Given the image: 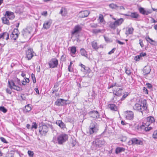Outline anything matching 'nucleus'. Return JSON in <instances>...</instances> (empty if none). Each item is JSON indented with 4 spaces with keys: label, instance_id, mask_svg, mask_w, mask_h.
<instances>
[{
    "label": "nucleus",
    "instance_id": "864d4df0",
    "mask_svg": "<svg viewBox=\"0 0 157 157\" xmlns=\"http://www.w3.org/2000/svg\"><path fill=\"white\" fill-rule=\"evenodd\" d=\"M152 11L151 10H146L145 14V15H148V14L151 13Z\"/></svg>",
    "mask_w": 157,
    "mask_h": 157
},
{
    "label": "nucleus",
    "instance_id": "8fccbe9b",
    "mask_svg": "<svg viewBox=\"0 0 157 157\" xmlns=\"http://www.w3.org/2000/svg\"><path fill=\"white\" fill-rule=\"evenodd\" d=\"M141 59V57L140 56V55L136 56L135 57V59L136 61H139V59Z\"/></svg>",
    "mask_w": 157,
    "mask_h": 157
},
{
    "label": "nucleus",
    "instance_id": "72a5a7b5",
    "mask_svg": "<svg viewBox=\"0 0 157 157\" xmlns=\"http://www.w3.org/2000/svg\"><path fill=\"white\" fill-rule=\"evenodd\" d=\"M124 149L123 147H117L116 148L115 150L116 153L118 154L124 151Z\"/></svg>",
    "mask_w": 157,
    "mask_h": 157
},
{
    "label": "nucleus",
    "instance_id": "774afa93",
    "mask_svg": "<svg viewBox=\"0 0 157 157\" xmlns=\"http://www.w3.org/2000/svg\"><path fill=\"white\" fill-rule=\"evenodd\" d=\"M145 125L144 124H142L140 127V128L141 129H144Z\"/></svg>",
    "mask_w": 157,
    "mask_h": 157
},
{
    "label": "nucleus",
    "instance_id": "b1692460",
    "mask_svg": "<svg viewBox=\"0 0 157 157\" xmlns=\"http://www.w3.org/2000/svg\"><path fill=\"white\" fill-rule=\"evenodd\" d=\"M32 109L31 105L29 104H28L25 106V107L23 108V110L24 113H27L31 111Z\"/></svg>",
    "mask_w": 157,
    "mask_h": 157
},
{
    "label": "nucleus",
    "instance_id": "5fc2aeb1",
    "mask_svg": "<svg viewBox=\"0 0 157 157\" xmlns=\"http://www.w3.org/2000/svg\"><path fill=\"white\" fill-rule=\"evenodd\" d=\"M0 139L1 140V141L5 143H7V142L6 140L3 137H1L0 138Z\"/></svg>",
    "mask_w": 157,
    "mask_h": 157
},
{
    "label": "nucleus",
    "instance_id": "dca6fc26",
    "mask_svg": "<svg viewBox=\"0 0 157 157\" xmlns=\"http://www.w3.org/2000/svg\"><path fill=\"white\" fill-rule=\"evenodd\" d=\"M9 87L11 89H13L17 91L20 90V87L16 86L13 81H8Z\"/></svg>",
    "mask_w": 157,
    "mask_h": 157
},
{
    "label": "nucleus",
    "instance_id": "6e6552de",
    "mask_svg": "<svg viewBox=\"0 0 157 157\" xmlns=\"http://www.w3.org/2000/svg\"><path fill=\"white\" fill-rule=\"evenodd\" d=\"M48 64L50 68L56 67L58 64V61L56 58H52L49 62Z\"/></svg>",
    "mask_w": 157,
    "mask_h": 157
},
{
    "label": "nucleus",
    "instance_id": "0eeeda50",
    "mask_svg": "<svg viewBox=\"0 0 157 157\" xmlns=\"http://www.w3.org/2000/svg\"><path fill=\"white\" fill-rule=\"evenodd\" d=\"M39 132L42 135L45 136L48 131V126L45 124H43L39 126Z\"/></svg>",
    "mask_w": 157,
    "mask_h": 157
},
{
    "label": "nucleus",
    "instance_id": "4be33fe9",
    "mask_svg": "<svg viewBox=\"0 0 157 157\" xmlns=\"http://www.w3.org/2000/svg\"><path fill=\"white\" fill-rule=\"evenodd\" d=\"M90 13V12L87 10L81 11L80 13V17L81 18H84L87 17Z\"/></svg>",
    "mask_w": 157,
    "mask_h": 157
},
{
    "label": "nucleus",
    "instance_id": "338daca9",
    "mask_svg": "<svg viewBox=\"0 0 157 157\" xmlns=\"http://www.w3.org/2000/svg\"><path fill=\"white\" fill-rule=\"evenodd\" d=\"M59 85L58 83H56L54 86L53 89H57V88L58 87Z\"/></svg>",
    "mask_w": 157,
    "mask_h": 157
},
{
    "label": "nucleus",
    "instance_id": "0e129e2a",
    "mask_svg": "<svg viewBox=\"0 0 157 157\" xmlns=\"http://www.w3.org/2000/svg\"><path fill=\"white\" fill-rule=\"evenodd\" d=\"M113 86H117V87H120L121 86L120 85L118 84L116 82L114 83H113Z\"/></svg>",
    "mask_w": 157,
    "mask_h": 157
},
{
    "label": "nucleus",
    "instance_id": "a211bd4d",
    "mask_svg": "<svg viewBox=\"0 0 157 157\" xmlns=\"http://www.w3.org/2000/svg\"><path fill=\"white\" fill-rule=\"evenodd\" d=\"M5 16L7 17L9 19H13L15 17L14 13L13 12L7 11L6 12Z\"/></svg>",
    "mask_w": 157,
    "mask_h": 157
},
{
    "label": "nucleus",
    "instance_id": "bf43d9fd",
    "mask_svg": "<svg viewBox=\"0 0 157 157\" xmlns=\"http://www.w3.org/2000/svg\"><path fill=\"white\" fill-rule=\"evenodd\" d=\"M140 56L142 58V57H144V56H145L146 55V54L144 52H142L140 54Z\"/></svg>",
    "mask_w": 157,
    "mask_h": 157
},
{
    "label": "nucleus",
    "instance_id": "f257e3e1",
    "mask_svg": "<svg viewBox=\"0 0 157 157\" xmlns=\"http://www.w3.org/2000/svg\"><path fill=\"white\" fill-rule=\"evenodd\" d=\"M112 18L115 21L114 22L109 21V27L113 30L115 29L118 26L121 25L124 21V19L121 18L117 20L113 17H112Z\"/></svg>",
    "mask_w": 157,
    "mask_h": 157
},
{
    "label": "nucleus",
    "instance_id": "de8ad7c7",
    "mask_svg": "<svg viewBox=\"0 0 157 157\" xmlns=\"http://www.w3.org/2000/svg\"><path fill=\"white\" fill-rule=\"evenodd\" d=\"M31 77L33 80V83H35L36 82V81L35 75L33 74H32L31 75Z\"/></svg>",
    "mask_w": 157,
    "mask_h": 157
},
{
    "label": "nucleus",
    "instance_id": "1a4fd4ad",
    "mask_svg": "<svg viewBox=\"0 0 157 157\" xmlns=\"http://www.w3.org/2000/svg\"><path fill=\"white\" fill-rule=\"evenodd\" d=\"M32 28L31 27H27L24 29L22 31V35L25 37L30 38L31 36V32H32Z\"/></svg>",
    "mask_w": 157,
    "mask_h": 157
},
{
    "label": "nucleus",
    "instance_id": "e433bc0d",
    "mask_svg": "<svg viewBox=\"0 0 157 157\" xmlns=\"http://www.w3.org/2000/svg\"><path fill=\"white\" fill-rule=\"evenodd\" d=\"M125 73L128 75H131V70L128 67H125Z\"/></svg>",
    "mask_w": 157,
    "mask_h": 157
},
{
    "label": "nucleus",
    "instance_id": "f8f14e48",
    "mask_svg": "<svg viewBox=\"0 0 157 157\" xmlns=\"http://www.w3.org/2000/svg\"><path fill=\"white\" fill-rule=\"evenodd\" d=\"M88 114L90 117L94 119H98L100 117V115L97 111L93 110L89 112Z\"/></svg>",
    "mask_w": 157,
    "mask_h": 157
},
{
    "label": "nucleus",
    "instance_id": "c03bdc74",
    "mask_svg": "<svg viewBox=\"0 0 157 157\" xmlns=\"http://www.w3.org/2000/svg\"><path fill=\"white\" fill-rule=\"evenodd\" d=\"M0 111L4 113H6L7 111V109L3 106L0 107Z\"/></svg>",
    "mask_w": 157,
    "mask_h": 157
},
{
    "label": "nucleus",
    "instance_id": "2eb2a0df",
    "mask_svg": "<svg viewBox=\"0 0 157 157\" xmlns=\"http://www.w3.org/2000/svg\"><path fill=\"white\" fill-rule=\"evenodd\" d=\"M126 118L127 119L131 120L133 119L134 114L132 111H126L125 112Z\"/></svg>",
    "mask_w": 157,
    "mask_h": 157
},
{
    "label": "nucleus",
    "instance_id": "09e8293b",
    "mask_svg": "<svg viewBox=\"0 0 157 157\" xmlns=\"http://www.w3.org/2000/svg\"><path fill=\"white\" fill-rule=\"evenodd\" d=\"M153 137L154 138H157V131H155L153 134Z\"/></svg>",
    "mask_w": 157,
    "mask_h": 157
},
{
    "label": "nucleus",
    "instance_id": "f3484780",
    "mask_svg": "<svg viewBox=\"0 0 157 157\" xmlns=\"http://www.w3.org/2000/svg\"><path fill=\"white\" fill-rule=\"evenodd\" d=\"M146 121L147 122L145 124V125L147 126H148L151 123L155 121L154 117L151 116L147 117Z\"/></svg>",
    "mask_w": 157,
    "mask_h": 157
},
{
    "label": "nucleus",
    "instance_id": "a19ab883",
    "mask_svg": "<svg viewBox=\"0 0 157 157\" xmlns=\"http://www.w3.org/2000/svg\"><path fill=\"white\" fill-rule=\"evenodd\" d=\"M81 66L82 68H83L84 71H85L86 72H87L89 70V68L87 67L86 68V66L82 64H81Z\"/></svg>",
    "mask_w": 157,
    "mask_h": 157
},
{
    "label": "nucleus",
    "instance_id": "58836bf2",
    "mask_svg": "<svg viewBox=\"0 0 157 157\" xmlns=\"http://www.w3.org/2000/svg\"><path fill=\"white\" fill-rule=\"evenodd\" d=\"M37 128V125L36 123L35 122H33L32 123V126L30 127V129L31 130L33 128H34L35 129H36Z\"/></svg>",
    "mask_w": 157,
    "mask_h": 157
},
{
    "label": "nucleus",
    "instance_id": "69168bd1",
    "mask_svg": "<svg viewBox=\"0 0 157 157\" xmlns=\"http://www.w3.org/2000/svg\"><path fill=\"white\" fill-rule=\"evenodd\" d=\"M104 38L106 42H109V38L108 37H106V36H104Z\"/></svg>",
    "mask_w": 157,
    "mask_h": 157
},
{
    "label": "nucleus",
    "instance_id": "aec40b11",
    "mask_svg": "<svg viewBox=\"0 0 157 157\" xmlns=\"http://www.w3.org/2000/svg\"><path fill=\"white\" fill-rule=\"evenodd\" d=\"M122 89L121 88L114 89L113 92V95L120 96L122 94Z\"/></svg>",
    "mask_w": 157,
    "mask_h": 157
},
{
    "label": "nucleus",
    "instance_id": "37998d69",
    "mask_svg": "<svg viewBox=\"0 0 157 157\" xmlns=\"http://www.w3.org/2000/svg\"><path fill=\"white\" fill-rule=\"evenodd\" d=\"M28 154L29 157H33L34 155V152L33 151L29 150L28 151Z\"/></svg>",
    "mask_w": 157,
    "mask_h": 157
},
{
    "label": "nucleus",
    "instance_id": "412c9836",
    "mask_svg": "<svg viewBox=\"0 0 157 157\" xmlns=\"http://www.w3.org/2000/svg\"><path fill=\"white\" fill-rule=\"evenodd\" d=\"M151 70V68L149 67H145L143 70V72L144 75L147 76V75L150 73Z\"/></svg>",
    "mask_w": 157,
    "mask_h": 157
},
{
    "label": "nucleus",
    "instance_id": "c85d7f7f",
    "mask_svg": "<svg viewBox=\"0 0 157 157\" xmlns=\"http://www.w3.org/2000/svg\"><path fill=\"white\" fill-rule=\"evenodd\" d=\"M139 16V14L136 12L131 13L130 14V17L132 18L137 19Z\"/></svg>",
    "mask_w": 157,
    "mask_h": 157
},
{
    "label": "nucleus",
    "instance_id": "f704fd0d",
    "mask_svg": "<svg viewBox=\"0 0 157 157\" xmlns=\"http://www.w3.org/2000/svg\"><path fill=\"white\" fill-rule=\"evenodd\" d=\"M29 79L26 77H25L24 79L22 81V84L24 85H26L27 83H29Z\"/></svg>",
    "mask_w": 157,
    "mask_h": 157
},
{
    "label": "nucleus",
    "instance_id": "423d86ee",
    "mask_svg": "<svg viewBox=\"0 0 157 157\" xmlns=\"http://www.w3.org/2000/svg\"><path fill=\"white\" fill-rule=\"evenodd\" d=\"M129 145H142L143 144L142 140L138 139L136 138H132L128 142Z\"/></svg>",
    "mask_w": 157,
    "mask_h": 157
},
{
    "label": "nucleus",
    "instance_id": "f03ea898",
    "mask_svg": "<svg viewBox=\"0 0 157 157\" xmlns=\"http://www.w3.org/2000/svg\"><path fill=\"white\" fill-rule=\"evenodd\" d=\"M68 139L67 135L63 133L57 136L56 142L54 139H53V140L54 142H56L59 145H63L68 140Z\"/></svg>",
    "mask_w": 157,
    "mask_h": 157
},
{
    "label": "nucleus",
    "instance_id": "20e7f679",
    "mask_svg": "<svg viewBox=\"0 0 157 157\" xmlns=\"http://www.w3.org/2000/svg\"><path fill=\"white\" fill-rule=\"evenodd\" d=\"M133 108L135 110L142 113L143 111L147 109V107L145 103L139 102L135 105Z\"/></svg>",
    "mask_w": 157,
    "mask_h": 157
},
{
    "label": "nucleus",
    "instance_id": "4c0bfd02",
    "mask_svg": "<svg viewBox=\"0 0 157 157\" xmlns=\"http://www.w3.org/2000/svg\"><path fill=\"white\" fill-rule=\"evenodd\" d=\"M98 20L101 23H102L104 21V19L103 15L101 14H100L98 17Z\"/></svg>",
    "mask_w": 157,
    "mask_h": 157
},
{
    "label": "nucleus",
    "instance_id": "052dcab7",
    "mask_svg": "<svg viewBox=\"0 0 157 157\" xmlns=\"http://www.w3.org/2000/svg\"><path fill=\"white\" fill-rule=\"evenodd\" d=\"M139 41H140L139 44H140V45L141 46V47L142 48H143L144 47V45L142 41L141 40H140Z\"/></svg>",
    "mask_w": 157,
    "mask_h": 157
},
{
    "label": "nucleus",
    "instance_id": "9d476101",
    "mask_svg": "<svg viewBox=\"0 0 157 157\" xmlns=\"http://www.w3.org/2000/svg\"><path fill=\"white\" fill-rule=\"evenodd\" d=\"M70 103V102H68L67 100L60 98L57 99L55 102V104L57 106H64Z\"/></svg>",
    "mask_w": 157,
    "mask_h": 157
},
{
    "label": "nucleus",
    "instance_id": "13d9d810",
    "mask_svg": "<svg viewBox=\"0 0 157 157\" xmlns=\"http://www.w3.org/2000/svg\"><path fill=\"white\" fill-rule=\"evenodd\" d=\"M146 85L147 86L148 88H149V89H150L152 88V86L150 83H147Z\"/></svg>",
    "mask_w": 157,
    "mask_h": 157
},
{
    "label": "nucleus",
    "instance_id": "79ce46f5",
    "mask_svg": "<svg viewBox=\"0 0 157 157\" xmlns=\"http://www.w3.org/2000/svg\"><path fill=\"white\" fill-rule=\"evenodd\" d=\"M117 95H114L113 97L111 99V101L112 102H116L117 101Z\"/></svg>",
    "mask_w": 157,
    "mask_h": 157
},
{
    "label": "nucleus",
    "instance_id": "6e6d98bb",
    "mask_svg": "<svg viewBox=\"0 0 157 157\" xmlns=\"http://www.w3.org/2000/svg\"><path fill=\"white\" fill-rule=\"evenodd\" d=\"M115 49H116V48H113L111 51H110V52H108V54L109 55H111L114 52V51L115 50Z\"/></svg>",
    "mask_w": 157,
    "mask_h": 157
},
{
    "label": "nucleus",
    "instance_id": "7c9ffc66",
    "mask_svg": "<svg viewBox=\"0 0 157 157\" xmlns=\"http://www.w3.org/2000/svg\"><path fill=\"white\" fill-rule=\"evenodd\" d=\"M134 29L132 27L129 28L126 32L125 34L127 36L129 34H132L133 33Z\"/></svg>",
    "mask_w": 157,
    "mask_h": 157
},
{
    "label": "nucleus",
    "instance_id": "603ef678",
    "mask_svg": "<svg viewBox=\"0 0 157 157\" xmlns=\"http://www.w3.org/2000/svg\"><path fill=\"white\" fill-rule=\"evenodd\" d=\"M90 25L91 28H97L98 26V25L97 24H91Z\"/></svg>",
    "mask_w": 157,
    "mask_h": 157
},
{
    "label": "nucleus",
    "instance_id": "49530a36",
    "mask_svg": "<svg viewBox=\"0 0 157 157\" xmlns=\"http://www.w3.org/2000/svg\"><path fill=\"white\" fill-rule=\"evenodd\" d=\"M76 49L75 47H71V52L73 54H75L76 52Z\"/></svg>",
    "mask_w": 157,
    "mask_h": 157
},
{
    "label": "nucleus",
    "instance_id": "a878e982",
    "mask_svg": "<svg viewBox=\"0 0 157 157\" xmlns=\"http://www.w3.org/2000/svg\"><path fill=\"white\" fill-rule=\"evenodd\" d=\"M108 107L113 111H117V106L114 104H110L108 105Z\"/></svg>",
    "mask_w": 157,
    "mask_h": 157
},
{
    "label": "nucleus",
    "instance_id": "3c124183",
    "mask_svg": "<svg viewBox=\"0 0 157 157\" xmlns=\"http://www.w3.org/2000/svg\"><path fill=\"white\" fill-rule=\"evenodd\" d=\"M128 95L127 93H125L123 95V96H122V97L121 98V101L124 100V99L125 98H126V97Z\"/></svg>",
    "mask_w": 157,
    "mask_h": 157
},
{
    "label": "nucleus",
    "instance_id": "ea45409f",
    "mask_svg": "<svg viewBox=\"0 0 157 157\" xmlns=\"http://www.w3.org/2000/svg\"><path fill=\"white\" fill-rule=\"evenodd\" d=\"M65 10L64 8H62L61 9L59 12V13L61 14L62 16H65L66 14L65 13Z\"/></svg>",
    "mask_w": 157,
    "mask_h": 157
},
{
    "label": "nucleus",
    "instance_id": "bb28decb",
    "mask_svg": "<svg viewBox=\"0 0 157 157\" xmlns=\"http://www.w3.org/2000/svg\"><path fill=\"white\" fill-rule=\"evenodd\" d=\"M91 45L93 49L95 50L98 49L99 48V46L98 45L97 42L95 40L91 42Z\"/></svg>",
    "mask_w": 157,
    "mask_h": 157
},
{
    "label": "nucleus",
    "instance_id": "e2e57ef3",
    "mask_svg": "<svg viewBox=\"0 0 157 157\" xmlns=\"http://www.w3.org/2000/svg\"><path fill=\"white\" fill-rule=\"evenodd\" d=\"M116 42L122 45L124 44V42H122L119 40H116Z\"/></svg>",
    "mask_w": 157,
    "mask_h": 157
},
{
    "label": "nucleus",
    "instance_id": "393cba45",
    "mask_svg": "<svg viewBox=\"0 0 157 157\" xmlns=\"http://www.w3.org/2000/svg\"><path fill=\"white\" fill-rule=\"evenodd\" d=\"M146 39L147 41L151 44L155 46L157 45V42L152 40L149 37H146Z\"/></svg>",
    "mask_w": 157,
    "mask_h": 157
},
{
    "label": "nucleus",
    "instance_id": "c756f323",
    "mask_svg": "<svg viewBox=\"0 0 157 157\" xmlns=\"http://www.w3.org/2000/svg\"><path fill=\"white\" fill-rule=\"evenodd\" d=\"M7 18H8L7 17L5 16V17L2 18V20L3 23L7 25H9V21Z\"/></svg>",
    "mask_w": 157,
    "mask_h": 157
},
{
    "label": "nucleus",
    "instance_id": "c9c22d12",
    "mask_svg": "<svg viewBox=\"0 0 157 157\" xmlns=\"http://www.w3.org/2000/svg\"><path fill=\"white\" fill-rule=\"evenodd\" d=\"M139 10L141 13L145 15L146 10H145L144 8L140 7L139 8Z\"/></svg>",
    "mask_w": 157,
    "mask_h": 157
},
{
    "label": "nucleus",
    "instance_id": "4468645a",
    "mask_svg": "<svg viewBox=\"0 0 157 157\" xmlns=\"http://www.w3.org/2000/svg\"><path fill=\"white\" fill-rule=\"evenodd\" d=\"M19 32L17 29H15L10 35L11 38L15 40L18 37Z\"/></svg>",
    "mask_w": 157,
    "mask_h": 157
},
{
    "label": "nucleus",
    "instance_id": "a18cd8bd",
    "mask_svg": "<svg viewBox=\"0 0 157 157\" xmlns=\"http://www.w3.org/2000/svg\"><path fill=\"white\" fill-rule=\"evenodd\" d=\"M109 7L112 9H115L118 7V6L116 4H111L109 5Z\"/></svg>",
    "mask_w": 157,
    "mask_h": 157
},
{
    "label": "nucleus",
    "instance_id": "ddd939ff",
    "mask_svg": "<svg viewBox=\"0 0 157 157\" xmlns=\"http://www.w3.org/2000/svg\"><path fill=\"white\" fill-rule=\"evenodd\" d=\"M26 53L27 58L29 60L31 59L35 54L34 52L33 51V49L31 48H29L26 51Z\"/></svg>",
    "mask_w": 157,
    "mask_h": 157
},
{
    "label": "nucleus",
    "instance_id": "2f4dec72",
    "mask_svg": "<svg viewBox=\"0 0 157 157\" xmlns=\"http://www.w3.org/2000/svg\"><path fill=\"white\" fill-rule=\"evenodd\" d=\"M104 32V30H101L98 29H94L92 30V32L94 34H97L98 33H103Z\"/></svg>",
    "mask_w": 157,
    "mask_h": 157
},
{
    "label": "nucleus",
    "instance_id": "9b49d317",
    "mask_svg": "<svg viewBox=\"0 0 157 157\" xmlns=\"http://www.w3.org/2000/svg\"><path fill=\"white\" fill-rule=\"evenodd\" d=\"M82 29V27L81 26L79 25H76L74 27L73 30L71 32V34L72 35L78 34L81 31Z\"/></svg>",
    "mask_w": 157,
    "mask_h": 157
},
{
    "label": "nucleus",
    "instance_id": "5701e85b",
    "mask_svg": "<svg viewBox=\"0 0 157 157\" xmlns=\"http://www.w3.org/2000/svg\"><path fill=\"white\" fill-rule=\"evenodd\" d=\"M6 39L7 40L9 39V34L8 33L4 32L0 34V39Z\"/></svg>",
    "mask_w": 157,
    "mask_h": 157
},
{
    "label": "nucleus",
    "instance_id": "473e14b6",
    "mask_svg": "<svg viewBox=\"0 0 157 157\" xmlns=\"http://www.w3.org/2000/svg\"><path fill=\"white\" fill-rule=\"evenodd\" d=\"M80 53L82 56L87 57L86 52L84 49L81 48L80 50Z\"/></svg>",
    "mask_w": 157,
    "mask_h": 157
},
{
    "label": "nucleus",
    "instance_id": "680f3d73",
    "mask_svg": "<svg viewBox=\"0 0 157 157\" xmlns=\"http://www.w3.org/2000/svg\"><path fill=\"white\" fill-rule=\"evenodd\" d=\"M6 92L7 93H8L9 94H11V90L10 89H7L6 90Z\"/></svg>",
    "mask_w": 157,
    "mask_h": 157
},
{
    "label": "nucleus",
    "instance_id": "cd10ccee",
    "mask_svg": "<svg viewBox=\"0 0 157 157\" xmlns=\"http://www.w3.org/2000/svg\"><path fill=\"white\" fill-rule=\"evenodd\" d=\"M56 124L61 128H65V125L61 121H56Z\"/></svg>",
    "mask_w": 157,
    "mask_h": 157
},
{
    "label": "nucleus",
    "instance_id": "39448f33",
    "mask_svg": "<svg viewBox=\"0 0 157 157\" xmlns=\"http://www.w3.org/2000/svg\"><path fill=\"white\" fill-rule=\"evenodd\" d=\"M105 142L103 139H96L95 141L92 142V147L94 149H97L105 145Z\"/></svg>",
    "mask_w": 157,
    "mask_h": 157
},
{
    "label": "nucleus",
    "instance_id": "7ed1b4c3",
    "mask_svg": "<svg viewBox=\"0 0 157 157\" xmlns=\"http://www.w3.org/2000/svg\"><path fill=\"white\" fill-rule=\"evenodd\" d=\"M99 129V126L95 122H92L90 124L89 129L87 133L89 135L96 133Z\"/></svg>",
    "mask_w": 157,
    "mask_h": 157
},
{
    "label": "nucleus",
    "instance_id": "4d7b16f0",
    "mask_svg": "<svg viewBox=\"0 0 157 157\" xmlns=\"http://www.w3.org/2000/svg\"><path fill=\"white\" fill-rule=\"evenodd\" d=\"M143 90L145 94H148V91L145 87H143Z\"/></svg>",
    "mask_w": 157,
    "mask_h": 157
},
{
    "label": "nucleus",
    "instance_id": "6ab92c4d",
    "mask_svg": "<svg viewBox=\"0 0 157 157\" xmlns=\"http://www.w3.org/2000/svg\"><path fill=\"white\" fill-rule=\"evenodd\" d=\"M52 23V21L51 20L45 21L43 25L44 28L46 29H48L50 27Z\"/></svg>",
    "mask_w": 157,
    "mask_h": 157
}]
</instances>
